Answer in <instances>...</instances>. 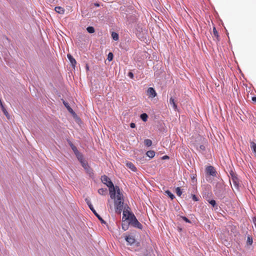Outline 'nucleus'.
Segmentation results:
<instances>
[{
	"label": "nucleus",
	"instance_id": "nucleus-1",
	"mask_svg": "<svg viewBox=\"0 0 256 256\" xmlns=\"http://www.w3.org/2000/svg\"><path fill=\"white\" fill-rule=\"evenodd\" d=\"M114 200V206L116 212L120 214L124 206L123 194L121 192L118 186H116V193Z\"/></svg>",
	"mask_w": 256,
	"mask_h": 256
},
{
	"label": "nucleus",
	"instance_id": "nucleus-2",
	"mask_svg": "<svg viewBox=\"0 0 256 256\" xmlns=\"http://www.w3.org/2000/svg\"><path fill=\"white\" fill-rule=\"evenodd\" d=\"M101 180L104 184L106 185V186L109 188L110 198L112 199L114 198L116 196L117 186L114 187L110 178L104 175L102 176Z\"/></svg>",
	"mask_w": 256,
	"mask_h": 256
},
{
	"label": "nucleus",
	"instance_id": "nucleus-3",
	"mask_svg": "<svg viewBox=\"0 0 256 256\" xmlns=\"http://www.w3.org/2000/svg\"><path fill=\"white\" fill-rule=\"evenodd\" d=\"M130 218L128 220H130V224L133 226L141 229L142 228V225L138 220L134 214L130 215Z\"/></svg>",
	"mask_w": 256,
	"mask_h": 256
},
{
	"label": "nucleus",
	"instance_id": "nucleus-4",
	"mask_svg": "<svg viewBox=\"0 0 256 256\" xmlns=\"http://www.w3.org/2000/svg\"><path fill=\"white\" fill-rule=\"evenodd\" d=\"M86 204H88L89 208L92 210V211L94 212L95 216L98 218V219L102 223L105 224L106 222L104 220L101 218V216L96 212V210L94 208L92 204H91L90 200L88 198H86L85 200Z\"/></svg>",
	"mask_w": 256,
	"mask_h": 256
},
{
	"label": "nucleus",
	"instance_id": "nucleus-5",
	"mask_svg": "<svg viewBox=\"0 0 256 256\" xmlns=\"http://www.w3.org/2000/svg\"><path fill=\"white\" fill-rule=\"evenodd\" d=\"M206 172L209 175L212 176H216V172L212 166H208L206 168Z\"/></svg>",
	"mask_w": 256,
	"mask_h": 256
},
{
	"label": "nucleus",
	"instance_id": "nucleus-6",
	"mask_svg": "<svg viewBox=\"0 0 256 256\" xmlns=\"http://www.w3.org/2000/svg\"><path fill=\"white\" fill-rule=\"evenodd\" d=\"M147 95L149 98H154L156 96L154 89L152 88H149L147 90Z\"/></svg>",
	"mask_w": 256,
	"mask_h": 256
},
{
	"label": "nucleus",
	"instance_id": "nucleus-7",
	"mask_svg": "<svg viewBox=\"0 0 256 256\" xmlns=\"http://www.w3.org/2000/svg\"><path fill=\"white\" fill-rule=\"evenodd\" d=\"M82 167L86 170L88 172H90L92 170L88 166V162L84 160H82L80 162Z\"/></svg>",
	"mask_w": 256,
	"mask_h": 256
},
{
	"label": "nucleus",
	"instance_id": "nucleus-8",
	"mask_svg": "<svg viewBox=\"0 0 256 256\" xmlns=\"http://www.w3.org/2000/svg\"><path fill=\"white\" fill-rule=\"evenodd\" d=\"M134 214H133L131 213L130 211H128V210H124L123 211V218H125V220H128L130 218V215Z\"/></svg>",
	"mask_w": 256,
	"mask_h": 256
},
{
	"label": "nucleus",
	"instance_id": "nucleus-9",
	"mask_svg": "<svg viewBox=\"0 0 256 256\" xmlns=\"http://www.w3.org/2000/svg\"><path fill=\"white\" fill-rule=\"evenodd\" d=\"M125 240L130 244H132L135 242V239L132 236H126L125 238Z\"/></svg>",
	"mask_w": 256,
	"mask_h": 256
},
{
	"label": "nucleus",
	"instance_id": "nucleus-10",
	"mask_svg": "<svg viewBox=\"0 0 256 256\" xmlns=\"http://www.w3.org/2000/svg\"><path fill=\"white\" fill-rule=\"evenodd\" d=\"M67 57L68 58L69 60L70 61L72 66L74 68L76 66V60L72 57V56L70 54H67Z\"/></svg>",
	"mask_w": 256,
	"mask_h": 256
},
{
	"label": "nucleus",
	"instance_id": "nucleus-11",
	"mask_svg": "<svg viewBox=\"0 0 256 256\" xmlns=\"http://www.w3.org/2000/svg\"><path fill=\"white\" fill-rule=\"evenodd\" d=\"M126 166L128 168H130L133 172H136V167L134 166V164L132 162H126Z\"/></svg>",
	"mask_w": 256,
	"mask_h": 256
},
{
	"label": "nucleus",
	"instance_id": "nucleus-12",
	"mask_svg": "<svg viewBox=\"0 0 256 256\" xmlns=\"http://www.w3.org/2000/svg\"><path fill=\"white\" fill-rule=\"evenodd\" d=\"M54 9L56 12L58 14H63L64 12V9L62 7L56 6Z\"/></svg>",
	"mask_w": 256,
	"mask_h": 256
},
{
	"label": "nucleus",
	"instance_id": "nucleus-13",
	"mask_svg": "<svg viewBox=\"0 0 256 256\" xmlns=\"http://www.w3.org/2000/svg\"><path fill=\"white\" fill-rule=\"evenodd\" d=\"M170 104L172 105L174 108V109L176 110H177V106L174 102V98H171L170 100Z\"/></svg>",
	"mask_w": 256,
	"mask_h": 256
},
{
	"label": "nucleus",
	"instance_id": "nucleus-14",
	"mask_svg": "<svg viewBox=\"0 0 256 256\" xmlns=\"http://www.w3.org/2000/svg\"><path fill=\"white\" fill-rule=\"evenodd\" d=\"M250 146L252 150L256 155V144L254 142H250Z\"/></svg>",
	"mask_w": 256,
	"mask_h": 256
},
{
	"label": "nucleus",
	"instance_id": "nucleus-15",
	"mask_svg": "<svg viewBox=\"0 0 256 256\" xmlns=\"http://www.w3.org/2000/svg\"><path fill=\"white\" fill-rule=\"evenodd\" d=\"M0 106H1V108H2V110L4 112V115L8 118H9V114H8V112H7V110H6V109L4 108L3 104H2H2H0Z\"/></svg>",
	"mask_w": 256,
	"mask_h": 256
},
{
	"label": "nucleus",
	"instance_id": "nucleus-16",
	"mask_svg": "<svg viewBox=\"0 0 256 256\" xmlns=\"http://www.w3.org/2000/svg\"><path fill=\"white\" fill-rule=\"evenodd\" d=\"M146 156L150 158H152L155 156V152L152 150H148L146 152Z\"/></svg>",
	"mask_w": 256,
	"mask_h": 256
},
{
	"label": "nucleus",
	"instance_id": "nucleus-17",
	"mask_svg": "<svg viewBox=\"0 0 256 256\" xmlns=\"http://www.w3.org/2000/svg\"><path fill=\"white\" fill-rule=\"evenodd\" d=\"M213 34L214 36L216 38L217 40H219V35L215 27L213 28Z\"/></svg>",
	"mask_w": 256,
	"mask_h": 256
},
{
	"label": "nucleus",
	"instance_id": "nucleus-18",
	"mask_svg": "<svg viewBox=\"0 0 256 256\" xmlns=\"http://www.w3.org/2000/svg\"><path fill=\"white\" fill-rule=\"evenodd\" d=\"M63 103H64V104L65 106L67 108V109L69 112H70L72 114L74 113V111H73L72 109L70 106L68 105V104L67 102H64Z\"/></svg>",
	"mask_w": 256,
	"mask_h": 256
},
{
	"label": "nucleus",
	"instance_id": "nucleus-19",
	"mask_svg": "<svg viewBox=\"0 0 256 256\" xmlns=\"http://www.w3.org/2000/svg\"><path fill=\"white\" fill-rule=\"evenodd\" d=\"M76 156L78 159V160L80 161V162H82V160H84V158H83V156L82 155V154L78 152V154H76Z\"/></svg>",
	"mask_w": 256,
	"mask_h": 256
},
{
	"label": "nucleus",
	"instance_id": "nucleus-20",
	"mask_svg": "<svg viewBox=\"0 0 256 256\" xmlns=\"http://www.w3.org/2000/svg\"><path fill=\"white\" fill-rule=\"evenodd\" d=\"M106 191H107L106 188H100L98 190V192L100 194L104 195L106 193Z\"/></svg>",
	"mask_w": 256,
	"mask_h": 256
},
{
	"label": "nucleus",
	"instance_id": "nucleus-21",
	"mask_svg": "<svg viewBox=\"0 0 256 256\" xmlns=\"http://www.w3.org/2000/svg\"><path fill=\"white\" fill-rule=\"evenodd\" d=\"M232 181L235 187L238 188V178L236 177H233L232 178Z\"/></svg>",
	"mask_w": 256,
	"mask_h": 256
},
{
	"label": "nucleus",
	"instance_id": "nucleus-22",
	"mask_svg": "<svg viewBox=\"0 0 256 256\" xmlns=\"http://www.w3.org/2000/svg\"><path fill=\"white\" fill-rule=\"evenodd\" d=\"M112 38L113 40H118V34L115 32H112Z\"/></svg>",
	"mask_w": 256,
	"mask_h": 256
},
{
	"label": "nucleus",
	"instance_id": "nucleus-23",
	"mask_svg": "<svg viewBox=\"0 0 256 256\" xmlns=\"http://www.w3.org/2000/svg\"><path fill=\"white\" fill-rule=\"evenodd\" d=\"M144 144L147 146H150L152 144V142L150 140L146 139L144 140Z\"/></svg>",
	"mask_w": 256,
	"mask_h": 256
},
{
	"label": "nucleus",
	"instance_id": "nucleus-24",
	"mask_svg": "<svg viewBox=\"0 0 256 256\" xmlns=\"http://www.w3.org/2000/svg\"><path fill=\"white\" fill-rule=\"evenodd\" d=\"M165 192L171 198V200H173L174 198V195L170 190H167Z\"/></svg>",
	"mask_w": 256,
	"mask_h": 256
},
{
	"label": "nucleus",
	"instance_id": "nucleus-25",
	"mask_svg": "<svg viewBox=\"0 0 256 256\" xmlns=\"http://www.w3.org/2000/svg\"><path fill=\"white\" fill-rule=\"evenodd\" d=\"M70 147H71L72 149V150L74 151V153L75 154H77V153L78 154V152H79L78 150V149L76 148V146H75L72 144H70Z\"/></svg>",
	"mask_w": 256,
	"mask_h": 256
},
{
	"label": "nucleus",
	"instance_id": "nucleus-26",
	"mask_svg": "<svg viewBox=\"0 0 256 256\" xmlns=\"http://www.w3.org/2000/svg\"><path fill=\"white\" fill-rule=\"evenodd\" d=\"M148 117V115L145 113L142 114L140 115V118L144 122H146L147 120Z\"/></svg>",
	"mask_w": 256,
	"mask_h": 256
},
{
	"label": "nucleus",
	"instance_id": "nucleus-27",
	"mask_svg": "<svg viewBox=\"0 0 256 256\" xmlns=\"http://www.w3.org/2000/svg\"><path fill=\"white\" fill-rule=\"evenodd\" d=\"M86 30L90 34H92L94 32V28L92 26L88 27Z\"/></svg>",
	"mask_w": 256,
	"mask_h": 256
},
{
	"label": "nucleus",
	"instance_id": "nucleus-28",
	"mask_svg": "<svg viewBox=\"0 0 256 256\" xmlns=\"http://www.w3.org/2000/svg\"><path fill=\"white\" fill-rule=\"evenodd\" d=\"M176 192L178 196H180L182 194V191L180 188L179 187L176 188Z\"/></svg>",
	"mask_w": 256,
	"mask_h": 256
},
{
	"label": "nucleus",
	"instance_id": "nucleus-29",
	"mask_svg": "<svg viewBox=\"0 0 256 256\" xmlns=\"http://www.w3.org/2000/svg\"><path fill=\"white\" fill-rule=\"evenodd\" d=\"M112 58H113V54L112 52H110L108 56V61L110 62L112 60Z\"/></svg>",
	"mask_w": 256,
	"mask_h": 256
},
{
	"label": "nucleus",
	"instance_id": "nucleus-30",
	"mask_svg": "<svg viewBox=\"0 0 256 256\" xmlns=\"http://www.w3.org/2000/svg\"><path fill=\"white\" fill-rule=\"evenodd\" d=\"M210 204H212L214 207L216 205V202L214 200H211L209 202Z\"/></svg>",
	"mask_w": 256,
	"mask_h": 256
},
{
	"label": "nucleus",
	"instance_id": "nucleus-31",
	"mask_svg": "<svg viewBox=\"0 0 256 256\" xmlns=\"http://www.w3.org/2000/svg\"><path fill=\"white\" fill-rule=\"evenodd\" d=\"M182 218L183 220H184L186 222H188V223H190V220H188L187 218L185 217V216H182Z\"/></svg>",
	"mask_w": 256,
	"mask_h": 256
},
{
	"label": "nucleus",
	"instance_id": "nucleus-32",
	"mask_svg": "<svg viewBox=\"0 0 256 256\" xmlns=\"http://www.w3.org/2000/svg\"><path fill=\"white\" fill-rule=\"evenodd\" d=\"M128 76L130 78H134V74H132V72H129L128 73Z\"/></svg>",
	"mask_w": 256,
	"mask_h": 256
},
{
	"label": "nucleus",
	"instance_id": "nucleus-33",
	"mask_svg": "<svg viewBox=\"0 0 256 256\" xmlns=\"http://www.w3.org/2000/svg\"><path fill=\"white\" fill-rule=\"evenodd\" d=\"M192 200H194V201H198V198H197V197L196 196V195L194 194H193L192 196Z\"/></svg>",
	"mask_w": 256,
	"mask_h": 256
},
{
	"label": "nucleus",
	"instance_id": "nucleus-34",
	"mask_svg": "<svg viewBox=\"0 0 256 256\" xmlns=\"http://www.w3.org/2000/svg\"><path fill=\"white\" fill-rule=\"evenodd\" d=\"M130 126L132 128H134L136 127V124H135L132 122L130 124Z\"/></svg>",
	"mask_w": 256,
	"mask_h": 256
},
{
	"label": "nucleus",
	"instance_id": "nucleus-35",
	"mask_svg": "<svg viewBox=\"0 0 256 256\" xmlns=\"http://www.w3.org/2000/svg\"><path fill=\"white\" fill-rule=\"evenodd\" d=\"M253 222H254V226H255L256 228V217H254L253 218Z\"/></svg>",
	"mask_w": 256,
	"mask_h": 256
},
{
	"label": "nucleus",
	"instance_id": "nucleus-36",
	"mask_svg": "<svg viewBox=\"0 0 256 256\" xmlns=\"http://www.w3.org/2000/svg\"><path fill=\"white\" fill-rule=\"evenodd\" d=\"M252 100L254 101V102H256V96H253L252 97Z\"/></svg>",
	"mask_w": 256,
	"mask_h": 256
},
{
	"label": "nucleus",
	"instance_id": "nucleus-37",
	"mask_svg": "<svg viewBox=\"0 0 256 256\" xmlns=\"http://www.w3.org/2000/svg\"><path fill=\"white\" fill-rule=\"evenodd\" d=\"M86 69L87 70H89V68H88V64H86Z\"/></svg>",
	"mask_w": 256,
	"mask_h": 256
},
{
	"label": "nucleus",
	"instance_id": "nucleus-38",
	"mask_svg": "<svg viewBox=\"0 0 256 256\" xmlns=\"http://www.w3.org/2000/svg\"><path fill=\"white\" fill-rule=\"evenodd\" d=\"M95 6H99L100 4H95Z\"/></svg>",
	"mask_w": 256,
	"mask_h": 256
},
{
	"label": "nucleus",
	"instance_id": "nucleus-39",
	"mask_svg": "<svg viewBox=\"0 0 256 256\" xmlns=\"http://www.w3.org/2000/svg\"><path fill=\"white\" fill-rule=\"evenodd\" d=\"M122 226V228H123L124 230H126V229H125V228H126V226H123V225Z\"/></svg>",
	"mask_w": 256,
	"mask_h": 256
},
{
	"label": "nucleus",
	"instance_id": "nucleus-40",
	"mask_svg": "<svg viewBox=\"0 0 256 256\" xmlns=\"http://www.w3.org/2000/svg\"><path fill=\"white\" fill-rule=\"evenodd\" d=\"M122 226V228H123L124 230H126V229H125V228H126V226H123V225Z\"/></svg>",
	"mask_w": 256,
	"mask_h": 256
},
{
	"label": "nucleus",
	"instance_id": "nucleus-41",
	"mask_svg": "<svg viewBox=\"0 0 256 256\" xmlns=\"http://www.w3.org/2000/svg\"><path fill=\"white\" fill-rule=\"evenodd\" d=\"M192 178V180H194V179L195 178V177H194V176H193Z\"/></svg>",
	"mask_w": 256,
	"mask_h": 256
}]
</instances>
